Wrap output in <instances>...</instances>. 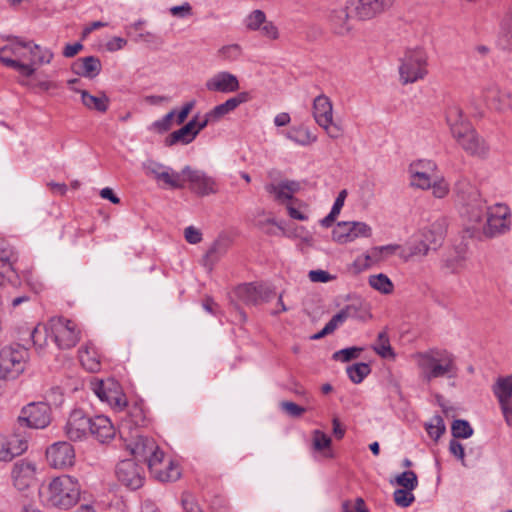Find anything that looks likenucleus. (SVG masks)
I'll list each match as a JSON object with an SVG mask.
<instances>
[{
    "instance_id": "f257e3e1",
    "label": "nucleus",
    "mask_w": 512,
    "mask_h": 512,
    "mask_svg": "<svg viewBox=\"0 0 512 512\" xmlns=\"http://www.w3.org/2000/svg\"><path fill=\"white\" fill-rule=\"evenodd\" d=\"M456 203L469 223L481 225L484 238L500 237L511 230L512 213L505 203L487 205L479 189L466 179L455 184Z\"/></svg>"
},
{
    "instance_id": "f03ea898",
    "label": "nucleus",
    "mask_w": 512,
    "mask_h": 512,
    "mask_svg": "<svg viewBox=\"0 0 512 512\" xmlns=\"http://www.w3.org/2000/svg\"><path fill=\"white\" fill-rule=\"evenodd\" d=\"M119 431L126 448L135 459L142 460L147 464L151 475L156 480L160 482H172L180 478L181 471L172 463H169L167 472L162 471L160 466L164 452L153 438L142 435L138 429H132L129 422L123 423Z\"/></svg>"
},
{
    "instance_id": "7ed1b4c3",
    "label": "nucleus",
    "mask_w": 512,
    "mask_h": 512,
    "mask_svg": "<svg viewBox=\"0 0 512 512\" xmlns=\"http://www.w3.org/2000/svg\"><path fill=\"white\" fill-rule=\"evenodd\" d=\"M7 39L10 43L0 48V62L17 70L23 76H32L36 66L49 64L53 59V53L38 44L24 41L17 36H10Z\"/></svg>"
},
{
    "instance_id": "20e7f679",
    "label": "nucleus",
    "mask_w": 512,
    "mask_h": 512,
    "mask_svg": "<svg viewBox=\"0 0 512 512\" xmlns=\"http://www.w3.org/2000/svg\"><path fill=\"white\" fill-rule=\"evenodd\" d=\"M81 485L77 478L63 474L49 479L39 488L42 503L48 507L67 510L80 499Z\"/></svg>"
},
{
    "instance_id": "39448f33",
    "label": "nucleus",
    "mask_w": 512,
    "mask_h": 512,
    "mask_svg": "<svg viewBox=\"0 0 512 512\" xmlns=\"http://www.w3.org/2000/svg\"><path fill=\"white\" fill-rule=\"evenodd\" d=\"M399 81L402 85L423 80L428 74V55L423 48L409 49L400 60Z\"/></svg>"
},
{
    "instance_id": "423d86ee",
    "label": "nucleus",
    "mask_w": 512,
    "mask_h": 512,
    "mask_svg": "<svg viewBox=\"0 0 512 512\" xmlns=\"http://www.w3.org/2000/svg\"><path fill=\"white\" fill-rule=\"evenodd\" d=\"M27 351L20 345H8L0 350V389L9 379L24 371Z\"/></svg>"
},
{
    "instance_id": "0eeeda50",
    "label": "nucleus",
    "mask_w": 512,
    "mask_h": 512,
    "mask_svg": "<svg viewBox=\"0 0 512 512\" xmlns=\"http://www.w3.org/2000/svg\"><path fill=\"white\" fill-rule=\"evenodd\" d=\"M418 365L422 370L423 378L428 382L439 377H454L457 371L454 359L449 354H443L440 357L430 353L419 354Z\"/></svg>"
},
{
    "instance_id": "6e6552de",
    "label": "nucleus",
    "mask_w": 512,
    "mask_h": 512,
    "mask_svg": "<svg viewBox=\"0 0 512 512\" xmlns=\"http://www.w3.org/2000/svg\"><path fill=\"white\" fill-rule=\"evenodd\" d=\"M48 330L54 343L60 349H70L79 341L80 331L70 319L55 316L48 320Z\"/></svg>"
},
{
    "instance_id": "1a4fd4ad",
    "label": "nucleus",
    "mask_w": 512,
    "mask_h": 512,
    "mask_svg": "<svg viewBox=\"0 0 512 512\" xmlns=\"http://www.w3.org/2000/svg\"><path fill=\"white\" fill-rule=\"evenodd\" d=\"M182 176L185 183H188L189 190L197 196L204 197L218 192L216 180L203 170L185 166L182 169Z\"/></svg>"
},
{
    "instance_id": "9d476101",
    "label": "nucleus",
    "mask_w": 512,
    "mask_h": 512,
    "mask_svg": "<svg viewBox=\"0 0 512 512\" xmlns=\"http://www.w3.org/2000/svg\"><path fill=\"white\" fill-rule=\"evenodd\" d=\"M313 117L329 137L336 139L340 136L339 126L333 123V106L327 96L319 95L314 99Z\"/></svg>"
},
{
    "instance_id": "9b49d317",
    "label": "nucleus",
    "mask_w": 512,
    "mask_h": 512,
    "mask_svg": "<svg viewBox=\"0 0 512 512\" xmlns=\"http://www.w3.org/2000/svg\"><path fill=\"white\" fill-rule=\"evenodd\" d=\"M50 407L46 403H31L22 409L18 418L19 427H30L35 429H42L49 425L51 421Z\"/></svg>"
},
{
    "instance_id": "f8f14e48",
    "label": "nucleus",
    "mask_w": 512,
    "mask_h": 512,
    "mask_svg": "<svg viewBox=\"0 0 512 512\" xmlns=\"http://www.w3.org/2000/svg\"><path fill=\"white\" fill-rule=\"evenodd\" d=\"M91 385L92 390L101 401L107 402L110 406L118 410H122L126 406V397L119 383L115 380H96L93 381Z\"/></svg>"
},
{
    "instance_id": "ddd939ff",
    "label": "nucleus",
    "mask_w": 512,
    "mask_h": 512,
    "mask_svg": "<svg viewBox=\"0 0 512 512\" xmlns=\"http://www.w3.org/2000/svg\"><path fill=\"white\" fill-rule=\"evenodd\" d=\"M371 234L372 229L365 222L342 221L333 228L332 239L339 244H346L358 238H368Z\"/></svg>"
},
{
    "instance_id": "4468645a",
    "label": "nucleus",
    "mask_w": 512,
    "mask_h": 512,
    "mask_svg": "<svg viewBox=\"0 0 512 512\" xmlns=\"http://www.w3.org/2000/svg\"><path fill=\"white\" fill-rule=\"evenodd\" d=\"M352 16L359 21H368L393 6L394 0H347Z\"/></svg>"
},
{
    "instance_id": "2eb2a0df",
    "label": "nucleus",
    "mask_w": 512,
    "mask_h": 512,
    "mask_svg": "<svg viewBox=\"0 0 512 512\" xmlns=\"http://www.w3.org/2000/svg\"><path fill=\"white\" fill-rule=\"evenodd\" d=\"M458 145L468 154L484 158L489 153L486 141L476 132L472 125L466 127L453 136Z\"/></svg>"
},
{
    "instance_id": "dca6fc26",
    "label": "nucleus",
    "mask_w": 512,
    "mask_h": 512,
    "mask_svg": "<svg viewBox=\"0 0 512 512\" xmlns=\"http://www.w3.org/2000/svg\"><path fill=\"white\" fill-rule=\"evenodd\" d=\"M37 467L33 461L20 459L11 468L12 485L20 492L27 491L35 484Z\"/></svg>"
},
{
    "instance_id": "f3484780",
    "label": "nucleus",
    "mask_w": 512,
    "mask_h": 512,
    "mask_svg": "<svg viewBox=\"0 0 512 512\" xmlns=\"http://www.w3.org/2000/svg\"><path fill=\"white\" fill-rule=\"evenodd\" d=\"M117 480L125 487L136 490L144 483L143 469L132 459L120 461L115 470Z\"/></svg>"
},
{
    "instance_id": "a211bd4d",
    "label": "nucleus",
    "mask_w": 512,
    "mask_h": 512,
    "mask_svg": "<svg viewBox=\"0 0 512 512\" xmlns=\"http://www.w3.org/2000/svg\"><path fill=\"white\" fill-rule=\"evenodd\" d=\"M28 448L27 436L21 431H15L12 435L0 434V462H8L23 454Z\"/></svg>"
},
{
    "instance_id": "6ab92c4d",
    "label": "nucleus",
    "mask_w": 512,
    "mask_h": 512,
    "mask_svg": "<svg viewBox=\"0 0 512 512\" xmlns=\"http://www.w3.org/2000/svg\"><path fill=\"white\" fill-rule=\"evenodd\" d=\"M46 458L51 467L65 469L74 465L75 451L71 444L61 441L47 448Z\"/></svg>"
},
{
    "instance_id": "aec40b11",
    "label": "nucleus",
    "mask_w": 512,
    "mask_h": 512,
    "mask_svg": "<svg viewBox=\"0 0 512 512\" xmlns=\"http://www.w3.org/2000/svg\"><path fill=\"white\" fill-rule=\"evenodd\" d=\"M91 430V418L81 410H73L66 422L64 431L72 441L84 439Z\"/></svg>"
},
{
    "instance_id": "412c9836",
    "label": "nucleus",
    "mask_w": 512,
    "mask_h": 512,
    "mask_svg": "<svg viewBox=\"0 0 512 512\" xmlns=\"http://www.w3.org/2000/svg\"><path fill=\"white\" fill-rule=\"evenodd\" d=\"M301 183L296 180L283 179L279 182H271L265 185L266 192L277 202L285 203L294 200V194L301 190Z\"/></svg>"
},
{
    "instance_id": "4be33fe9",
    "label": "nucleus",
    "mask_w": 512,
    "mask_h": 512,
    "mask_svg": "<svg viewBox=\"0 0 512 512\" xmlns=\"http://www.w3.org/2000/svg\"><path fill=\"white\" fill-rule=\"evenodd\" d=\"M235 294L244 303L258 304L271 299L274 293L266 285L243 284L236 288Z\"/></svg>"
},
{
    "instance_id": "5701e85b",
    "label": "nucleus",
    "mask_w": 512,
    "mask_h": 512,
    "mask_svg": "<svg viewBox=\"0 0 512 512\" xmlns=\"http://www.w3.org/2000/svg\"><path fill=\"white\" fill-rule=\"evenodd\" d=\"M205 87L211 92L230 93L239 89V81L235 75L223 71L209 78Z\"/></svg>"
},
{
    "instance_id": "b1692460",
    "label": "nucleus",
    "mask_w": 512,
    "mask_h": 512,
    "mask_svg": "<svg viewBox=\"0 0 512 512\" xmlns=\"http://www.w3.org/2000/svg\"><path fill=\"white\" fill-rule=\"evenodd\" d=\"M446 229V220L441 218L423 228L419 234L421 238H423L428 244H430L432 249L435 250L441 246L446 234Z\"/></svg>"
},
{
    "instance_id": "393cba45",
    "label": "nucleus",
    "mask_w": 512,
    "mask_h": 512,
    "mask_svg": "<svg viewBox=\"0 0 512 512\" xmlns=\"http://www.w3.org/2000/svg\"><path fill=\"white\" fill-rule=\"evenodd\" d=\"M101 68V62L99 58L95 56L78 58L72 64V70L75 74L89 79H93L98 76L101 72Z\"/></svg>"
},
{
    "instance_id": "a878e982",
    "label": "nucleus",
    "mask_w": 512,
    "mask_h": 512,
    "mask_svg": "<svg viewBox=\"0 0 512 512\" xmlns=\"http://www.w3.org/2000/svg\"><path fill=\"white\" fill-rule=\"evenodd\" d=\"M89 434L93 435L99 442L104 443L114 437L115 429L106 416L99 415L91 418Z\"/></svg>"
},
{
    "instance_id": "bb28decb",
    "label": "nucleus",
    "mask_w": 512,
    "mask_h": 512,
    "mask_svg": "<svg viewBox=\"0 0 512 512\" xmlns=\"http://www.w3.org/2000/svg\"><path fill=\"white\" fill-rule=\"evenodd\" d=\"M246 101H248V93H239L237 96L229 98L224 103L219 104L210 110V119L217 123L226 115L234 111L240 104L245 103Z\"/></svg>"
},
{
    "instance_id": "cd10ccee",
    "label": "nucleus",
    "mask_w": 512,
    "mask_h": 512,
    "mask_svg": "<svg viewBox=\"0 0 512 512\" xmlns=\"http://www.w3.org/2000/svg\"><path fill=\"white\" fill-rule=\"evenodd\" d=\"M230 239L226 236L218 237L210 246L204 256V265L210 270L227 253Z\"/></svg>"
},
{
    "instance_id": "c85d7f7f",
    "label": "nucleus",
    "mask_w": 512,
    "mask_h": 512,
    "mask_svg": "<svg viewBox=\"0 0 512 512\" xmlns=\"http://www.w3.org/2000/svg\"><path fill=\"white\" fill-rule=\"evenodd\" d=\"M196 117L189 121L186 125L180 129L172 132L165 140L167 146H172L178 143L189 144L198 135V130H195Z\"/></svg>"
},
{
    "instance_id": "c756f323",
    "label": "nucleus",
    "mask_w": 512,
    "mask_h": 512,
    "mask_svg": "<svg viewBox=\"0 0 512 512\" xmlns=\"http://www.w3.org/2000/svg\"><path fill=\"white\" fill-rule=\"evenodd\" d=\"M74 91L81 95V102L87 109L100 113H105L108 110L110 99L104 92L91 95L87 90L74 89Z\"/></svg>"
},
{
    "instance_id": "7c9ffc66",
    "label": "nucleus",
    "mask_w": 512,
    "mask_h": 512,
    "mask_svg": "<svg viewBox=\"0 0 512 512\" xmlns=\"http://www.w3.org/2000/svg\"><path fill=\"white\" fill-rule=\"evenodd\" d=\"M446 122L450 127L452 136L471 125L465 118L462 108L457 104H451L447 107Z\"/></svg>"
},
{
    "instance_id": "2f4dec72",
    "label": "nucleus",
    "mask_w": 512,
    "mask_h": 512,
    "mask_svg": "<svg viewBox=\"0 0 512 512\" xmlns=\"http://www.w3.org/2000/svg\"><path fill=\"white\" fill-rule=\"evenodd\" d=\"M353 315H355V309L353 307H344L331 318L321 331L311 336V339L318 340L333 333L339 325L343 324L348 319V316Z\"/></svg>"
},
{
    "instance_id": "473e14b6",
    "label": "nucleus",
    "mask_w": 512,
    "mask_h": 512,
    "mask_svg": "<svg viewBox=\"0 0 512 512\" xmlns=\"http://www.w3.org/2000/svg\"><path fill=\"white\" fill-rule=\"evenodd\" d=\"M353 315H355V309L353 307H344L331 318L321 331L311 336V339L318 340L333 333L339 325L343 324L348 319V316Z\"/></svg>"
},
{
    "instance_id": "72a5a7b5",
    "label": "nucleus",
    "mask_w": 512,
    "mask_h": 512,
    "mask_svg": "<svg viewBox=\"0 0 512 512\" xmlns=\"http://www.w3.org/2000/svg\"><path fill=\"white\" fill-rule=\"evenodd\" d=\"M351 18L354 17L352 16V9L348 3H346V6L331 10L329 14L330 22L339 27L342 31L351 30V26L349 25V20Z\"/></svg>"
},
{
    "instance_id": "f704fd0d",
    "label": "nucleus",
    "mask_w": 512,
    "mask_h": 512,
    "mask_svg": "<svg viewBox=\"0 0 512 512\" xmlns=\"http://www.w3.org/2000/svg\"><path fill=\"white\" fill-rule=\"evenodd\" d=\"M332 440L331 438L320 430L312 432V446L317 452H320L326 458H332L333 453L330 449Z\"/></svg>"
},
{
    "instance_id": "c9c22d12",
    "label": "nucleus",
    "mask_w": 512,
    "mask_h": 512,
    "mask_svg": "<svg viewBox=\"0 0 512 512\" xmlns=\"http://www.w3.org/2000/svg\"><path fill=\"white\" fill-rule=\"evenodd\" d=\"M158 182H163L166 186L172 189H182L185 187V179L181 172H175L172 168L166 167L160 176L157 178Z\"/></svg>"
},
{
    "instance_id": "e433bc0d",
    "label": "nucleus",
    "mask_w": 512,
    "mask_h": 512,
    "mask_svg": "<svg viewBox=\"0 0 512 512\" xmlns=\"http://www.w3.org/2000/svg\"><path fill=\"white\" fill-rule=\"evenodd\" d=\"M286 137L301 146H308L317 140V137L305 127L291 128L287 132Z\"/></svg>"
},
{
    "instance_id": "4c0bfd02",
    "label": "nucleus",
    "mask_w": 512,
    "mask_h": 512,
    "mask_svg": "<svg viewBox=\"0 0 512 512\" xmlns=\"http://www.w3.org/2000/svg\"><path fill=\"white\" fill-rule=\"evenodd\" d=\"M493 392L498 401L511 400L512 398V374L499 378L493 386Z\"/></svg>"
},
{
    "instance_id": "58836bf2",
    "label": "nucleus",
    "mask_w": 512,
    "mask_h": 512,
    "mask_svg": "<svg viewBox=\"0 0 512 512\" xmlns=\"http://www.w3.org/2000/svg\"><path fill=\"white\" fill-rule=\"evenodd\" d=\"M369 285L382 294H391L394 290V285L387 275L383 273L371 275L368 279Z\"/></svg>"
},
{
    "instance_id": "ea45409f",
    "label": "nucleus",
    "mask_w": 512,
    "mask_h": 512,
    "mask_svg": "<svg viewBox=\"0 0 512 512\" xmlns=\"http://www.w3.org/2000/svg\"><path fill=\"white\" fill-rule=\"evenodd\" d=\"M374 351L382 358L394 359L395 353L390 345L389 337L386 331L378 334L376 344L373 346Z\"/></svg>"
},
{
    "instance_id": "a19ab883",
    "label": "nucleus",
    "mask_w": 512,
    "mask_h": 512,
    "mask_svg": "<svg viewBox=\"0 0 512 512\" xmlns=\"http://www.w3.org/2000/svg\"><path fill=\"white\" fill-rule=\"evenodd\" d=\"M432 247L430 244H428L421 236L419 235L418 238H416L413 241H410L407 244V250L408 253L406 254V258L410 257H424L428 254L429 250H431Z\"/></svg>"
},
{
    "instance_id": "79ce46f5",
    "label": "nucleus",
    "mask_w": 512,
    "mask_h": 512,
    "mask_svg": "<svg viewBox=\"0 0 512 512\" xmlns=\"http://www.w3.org/2000/svg\"><path fill=\"white\" fill-rule=\"evenodd\" d=\"M50 336L48 322L44 326L37 325L31 332L34 346L39 353H42L47 346V338Z\"/></svg>"
},
{
    "instance_id": "37998d69",
    "label": "nucleus",
    "mask_w": 512,
    "mask_h": 512,
    "mask_svg": "<svg viewBox=\"0 0 512 512\" xmlns=\"http://www.w3.org/2000/svg\"><path fill=\"white\" fill-rule=\"evenodd\" d=\"M18 255L14 248L3 238L0 237V261L7 263L11 269L17 261Z\"/></svg>"
},
{
    "instance_id": "c03bdc74",
    "label": "nucleus",
    "mask_w": 512,
    "mask_h": 512,
    "mask_svg": "<svg viewBox=\"0 0 512 512\" xmlns=\"http://www.w3.org/2000/svg\"><path fill=\"white\" fill-rule=\"evenodd\" d=\"M426 431L432 439L437 441L446 431L442 417L439 415L433 416L430 422L426 424Z\"/></svg>"
},
{
    "instance_id": "a18cd8bd",
    "label": "nucleus",
    "mask_w": 512,
    "mask_h": 512,
    "mask_svg": "<svg viewBox=\"0 0 512 512\" xmlns=\"http://www.w3.org/2000/svg\"><path fill=\"white\" fill-rule=\"evenodd\" d=\"M410 178L411 185L422 190L430 189L431 183L435 179L434 173H423L418 171L410 173Z\"/></svg>"
},
{
    "instance_id": "49530a36",
    "label": "nucleus",
    "mask_w": 512,
    "mask_h": 512,
    "mask_svg": "<svg viewBox=\"0 0 512 512\" xmlns=\"http://www.w3.org/2000/svg\"><path fill=\"white\" fill-rule=\"evenodd\" d=\"M125 422H129L132 429H138V427L143 425L145 422L143 409L138 405L130 407L127 418L122 421L121 425Z\"/></svg>"
},
{
    "instance_id": "de8ad7c7",
    "label": "nucleus",
    "mask_w": 512,
    "mask_h": 512,
    "mask_svg": "<svg viewBox=\"0 0 512 512\" xmlns=\"http://www.w3.org/2000/svg\"><path fill=\"white\" fill-rule=\"evenodd\" d=\"M347 373L350 380L358 384L370 373V367L366 363H357L349 366L347 368Z\"/></svg>"
},
{
    "instance_id": "09e8293b",
    "label": "nucleus",
    "mask_w": 512,
    "mask_h": 512,
    "mask_svg": "<svg viewBox=\"0 0 512 512\" xmlns=\"http://www.w3.org/2000/svg\"><path fill=\"white\" fill-rule=\"evenodd\" d=\"M266 15L262 10H253L245 19V26L250 31H258L265 24Z\"/></svg>"
},
{
    "instance_id": "8fccbe9b",
    "label": "nucleus",
    "mask_w": 512,
    "mask_h": 512,
    "mask_svg": "<svg viewBox=\"0 0 512 512\" xmlns=\"http://www.w3.org/2000/svg\"><path fill=\"white\" fill-rule=\"evenodd\" d=\"M452 435L455 438H469L473 434V429L466 420H455L451 426Z\"/></svg>"
},
{
    "instance_id": "3c124183",
    "label": "nucleus",
    "mask_w": 512,
    "mask_h": 512,
    "mask_svg": "<svg viewBox=\"0 0 512 512\" xmlns=\"http://www.w3.org/2000/svg\"><path fill=\"white\" fill-rule=\"evenodd\" d=\"M242 55V48L239 44L222 46L217 51V56L223 60L235 61Z\"/></svg>"
},
{
    "instance_id": "603ef678",
    "label": "nucleus",
    "mask_w": 512,
    "mask_h": 512,
    "mask_svg": "<svg viewBox=\"0 0 512 512\" xmlns=\"http://www.w3.org/2000/svg\"><path fill=\"white\" fill-rule=\"evenodd\" d=\"M412 491L413 490L406 489V488L395 490L393 496H394V501H395L396 505H398L400 507L410 506L415 500V497H414Z\"/></svg>"
},
{
    "instance_id": "864d4df0",
    "label": "nucleus",
    "mask_w": 512,
    "mask_h": 512,
    "mask_svg": "<svg viewBox=\"0 0 512 512\" xmlns=\"http://www.w3.org/2000/svg\"><path fill=\"white\" fill-rule=\"evenodd\" d=\"M395 481L399 486L410 490H414L418 485L417 476L413 471H405L399 474Z\"/></svg>"
},
{
    "instance_id": "5fc2aeb1",
    "label": "nucleus",
    "mask_w": 512,
    "mask_h": 512,
    "mask_svg": "<svg viewBox=\"0 0 512 512\" xmlns=\"http://www.w3.org/2000/svg\"><path fill=\"white\" fill-rule=\"evenodd\" d=\"M400 248L399 245H385L380 247H374L370 250L368 259L381 260L383 256L392 255Z\"/></svg>"
},
{
    "instance_id": "6e6d98bb",
    "label": "nucleus",
    "mask_w": 512,
    "mask_h": 512,
    "mask_svg": "<svg viewBox=\"0 0 512 512\" xmlns=\"http://www.w3.org/2000/svg\"><path fill=\"white\" fill-rule=\"evenodd\" d=\"M362 350L363 349L359 348V347L345 348V349L335 352L333 354V359L339 360L342 362H348L352 359L358 358Z\"/></svg>"
},
{
    "instance_id": "4d7b16f0",
    "label": "nucleus",
    "mask_w": 512,
    "mask_h": 512,
    "mask_svg": "<svg viewBox=\"0 0 512 512\" xmlns=\"http://www.w3.org/2000/svg\"><path fill=\"white\" fill-rule=\"evenodd\" d=\"M437 166L430 160H417L410 164L409 173H415V171L423 173H435Z\"/></svg>"
},
{
    "instance_id": "13d9d810",
    "label": "nucleus",
    "mask_w": 512,
    "mask_h": 512,
    "mask_svg": "<svg viewBox=\"0 0 512 512\" xmlns=\"http://www.w3.org/2000/svg\"><path fill=\"white\" fill-rule=\"evenodd\" d=\"M176 115V111L172 110L169 113H167L162 119L155 121L151 125V129L158 132L163 133L168 131L172 126V120Z\"/></svg>"
},
{
    "instance_id": "bf43d9fd",
    "label": "nucleus",
    "mask_w": 512,
    "mask_h": 512,
    "mask_svg": "<svg viewBox=\"0 0 512 512\" xmlns=\"http://www.w3.org/2000/svg\"><path fill=\"white\" fill-rule=\"evenodd\" d=\"M258 32L261 34V36L272 41L278 40L280 37L278 27L268 19H266L265 24H262V26L258 29Z\"/></svg>"
},
{
    "instance_id": "052dcab7",
    "label": "nucleus",
    "mask_w": 512,
    "mask_h": 512,
    "mask_svg": "<svg viewBox=\"0 0 512 512\" xmlns=\"http://www.w3.org/2000/svg\"><path fill=\"white\" fill-rule=\"evenodd\" d=\"M430 188L436 198H444L449 193V185L443 178H435Z\"/></svg>"
},
{
    "instance_id": "680f3d73",
    "label": "nucleus",
    "mask_w": 512,
    "mask_h": 512,
    "mask_svg": "<svg viewBox=\"0 0 512 512\" xmlns=\"http://www.w3.org/2000/svg\"><path fill=\"white\" fill-rule=\"evenodd\" d=\"M143 168L146 174L153 176L154 179L157 180L161 172L165 170L166 166L154 160H147L143 163Z\"/></svg>"
},
{
    "instance_id": "e2e57ef3",
    "label": "nucleus",
    "mask_w": 512,
    "mask_h": 512,
    "mask_svg": "<svg viewBox=\"0 0 512 512\" xmlns=\"http://www.w3.org/2000/svg\"><path fill=\"white\" fill-rule=\"evenodd\" d=\"M172 16L177 18H188L192 16L193 9L188 2H184L182 5L173 6L169 9Z\"/></svg>"
},
{
    "instance_id": "0e129e2a",
    "label": "nucleus",
    "mask_w": 512,
    "mask_h": 512,
    "mask_svg": "<svg viewBox=\"0 0 512 512\" xmlns=\"http://www.w3.org/2000/svg\"><path fill=\"white\" fill-rule=\"evenodd\" d=\"M280 407L285 413L292 417H300L305 412V408L291 401H282Z\"/></svg>"
},
{
    "instance_id": "69168bd1",
    "label": "nucleus",
    "mask_w": 512,
    "mask_h": 512,
    "mask_svg": "<svg viewBox=\"0 0 512 512\" xmlns=\"http://www.w3.org/2000/svg\"><path fill=\"white\" fill-rule=\"evenodd\" d=\"M346 307H353L355 309V315L348 316V318H357L360 320H366L371 317L367 306L362 303H358V304L353 303V304L347 305Z\"/></svg>"
},
{
    "instance_id": "338daca9",
    "label": "nucleus",
    "mask_w": 512,
    "mask_h": 512,
    "mask_svg": "<svg viewBox=\"0 0 512 512\" xmlns=\"http://www.w3.org/2000/svg\"><path fill=\"white\" fill-rule=\"evenodd\" d=\"M185 239L188 243L197 244L202 240L201 232L193 226H189L184 231Z\"/></svg>"
},
{
    "instance_id": "774afa93",
    "label": "nucleus",
    "mask_w": 512,
    "mask_h": 512,
    "mask_svg": "<svg viewBox=\"0 0 512 512\" xmlns=\"http://www.w3.org/2000/svg\"><path fill=\"white\" fill-rule=\"evenodd\" d=\"M334 277L331 276L328 272L324 270H311L309 272V279L312 282H322L326 283L333 279Z\"/></svg>"
}]
</instances>
